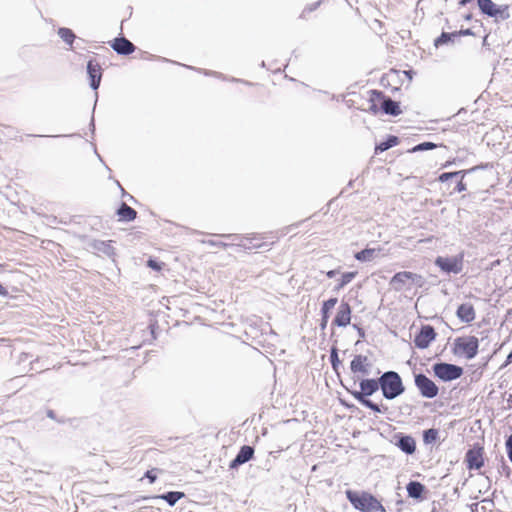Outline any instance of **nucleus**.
I'll return each mask as SVG.
<instances>
[{"instance_id": "40", "label": "nucleus", "mask_w": 512, "mask_h": 512, "mask_svg": "<svg viewBox=\"0 0 512 512\" xmlns=\"http://www.w3.org/2000/svg\"><path fill=\"white\" fill-rule=\"evenodd\" d=\"M214 77H216V78H218V79H221V80H223V81H226V80H227V76H226V75H224V74H223V73H221V72H216V75H215Z\"/></svg>"}, {"instance_id": "43", "label": "nucleus", "mask_w": 512, "mask_h": 512, "mask_svg": "<svg viewBox=\"0 0 512 512\" xmlns=\"http://www.w3.org/2000/svg\"><path fill=\"white\" fill-rule=\"evenodd\" d=\"M463 18L465 21H471L473 18V15L471 13H468V14L464 15Z\"/></svg>"}, {"instance_id": "44", "label": "nucleus", "mask_w": 512, "mask_h": 512, "mask_svg": "<svg viewBox=\"0 0 512 512\" xmlns=\"http://www.w3.org/2000/svg\"><path fill=\"white\" fill-rule=\"evenodd\" d=\"M413 71L412 70H408V71H404V74L411 80L412 79V75H413Z\"/></svg>"}, {"instance_id": "30", "label": "nucleus", "mask_w": 512, "mask_h": 512, "mask_svg": "<svg viewBox=\"0 0 512 512\" xmlns=\"http://www.w3.org/2000/svg\"><path fill=\"white\" fill-rule=\"evenodd\" d=\"M160 59H161L162 61H164V62H171V63L177 64V62H175V61H171V60H169V59H167V58H162V57H160ZM178 65H182V66H183V67H185V68H188V69H191V70H195V71H197L198 73H201V74H203V75H205V76H210L209 70H207V69H203V68H196V67H193V66H189V65H185V64H180V63H178Z\"/></svg>"}, {"instance_id": "31", "label": "nucleus", "mask_w": 512, "mask_h": 512, "mask_svg": "<svg viewBox=\"0 0 512 512\" xmlns=\"http://www.w3.org/2000/svg\"><path fill=\"white\" fill-rule=\"evenodd\" d=\"M438 438V431L436 429H428L424 432V441L426 443H431L436 441Z\"/></svg>"}, {"instance_id": "22", "label": "nucleus", "mask_w": 512, "mask_h": 512, "mask_svg": "<svg viewBox=\"0 0 512 512\" xmlns=\"http://www.w3.org/2000/svg\"><path fill=\"white\" fill-rule=\"evenodd\" d=\"M380 248H365L354 254L356 260L360 262H369L375 258L376 252H379Z\"/></svg>"}, {"instance_id": "3", "label": "nucleus", "mask_w": 512, "mask_h": 512, "mask_svg": "<svg viewBox=\"0 0 512 512\" xmlns=\"http://www.w3.org/2000/svg\"><path fill=\"white\" fill-rule=\"evenodd\" d=\"M345 494L356 510L361 512H386V509L381 502L368 492L347 490Z\"/></svg>"}, {"instance_id": "41", "label": "nucleus", "mask_w": 512, "mask_h": 512, "mask_svg": "<svg viewBox=\"0 0 512 512\" xmlns=\"http://www.w3.org/2000/svg\"><path fill=\"white\" fill-rule=\"evenodd\" d=\"M462 111L460 110L455 116H453L452 118H448V121H453L452 123V126H454L456 124V118L459 117L461 115Z\"/></svg>"}, {"instance_id": "10", "label": "nucleus", "mask_w": 512, "mask_h": 512, "mask_svg": "<svg viewBox=\"0 0 512 512\" xmlns=\"http://www.w3.org/2000/svg\"><path fill=\"white\" fill-rule=\"evenodd\" d=\"M415 385L422 396L427 398H434L439 392L437 385L424 374H418L415 376Z\"/></svg>"}, {"instance_id": "4", "label": "nucleus", "mask_w": 512, "mask_h": 512, "mask_svg": "<svg viewBox=\"0 0 512 512\" xmlns=\"http://www.w3.org/2000/svg\"><path fill=\"white\" fill-rule=\"evenodd\" d=\"M477 6L481 15L492 19L495 24L511 17L509 4H497L493 0H477Z\"/></svg>"}, {"instance_id": "36", "label": "nucleus", "mask_w": 512, "mask_h": 512, "mask_svg": "<svg viewBox=\"0 0 512 512\" xmlns=\"http://www.w3.org/2000/svg\"><path fill=\"white\" fill-rule=\"evenodd\" d=\"M226 81H230V82H234V83H242V84H245L247 86H253L254 85V83H252V82H249L247 80L240 79V78H235V77H230V78L227 77Z\"/></svg>"}, {"instance_id": "18", "label": "nucleus", "mask_w": 512, "mask_h": 512, "mask_svg": "<svg viewBox=\"0 0 512 512\" xmlns=\"http://www.w3.org/2000/svg\"><path fill=\"white\" fill-rule=\"evenodd\" d=\"M456 315L462 322L470 323L475 319L476 312L472 304L463 303L458 307Z\"/></svg>"}, {"instance_id": "29", "label": "nucleus", "mask_w": 512, "mask_h": 512, "mask_svg": "<svg viewBox=\"0 0 512 512\" xmlns=\"http://www.w3.org/2000/svg\"><path fill=\"white\" fill-rule=\"evenodd\" d=\"M441 146H443V144H441V143L423 142V143H420V144L414 146L413 148L408 150V152L414 153V152H419V151H424V150H431V149H434L436 147H441Z\"/></svg>"}, {"instance_id": "16", "label": "nucleus", "mask_w": 512, "mask_h": 512, "mask_svg": "<svg viewBox=\"0 0 512 512\" xmlns=\"http://www.w3.org/2000/svg\"><path fill=\"white\" fill-rule=\"evenodd\" d=\"M435 263L446 272L459 273L462 270L461 258L438 257Z\"/></svg>"}, {"instance_id": "47", "label": "nucleus", "mask_w": 512, "mask_h": 512, "mask_svg": "<svg viewBox=\"0 0 512 512\" xmlns=\"http://www.w3.org/2000/svg\"><path fill=\"white\" fill-rule=\"evenodd\" d=\"M260 67H262V68H265V67H266L265 61H262V62L260 63Z\"/></svg>"}, {"instance_id": "2", "label": "nucleus", "mask_w": 512, "mask_h": 512, "mask_svg": "<svg viewBox=\"0 0 512 512\" xmlns=\"http://www.w3.org/2000/svg\"><path fill=\"white\" fill-rule=\"evenodd\" d=\"M379 388V379H362L360 381V391H352L351 394L359 403L372 411L376 413H385L388 410L386 406H380L367 398L375 393Z\"/></svg>"}, {"instance_id": "27", "label": "nucleus", "mask_w": 512, "mask_h": 512, "mask_svg": "<svg viewBox=\"0 0 512 512\" xmlns=\"http://www.w3.org/2000/svg\"><path fill=\"white\" fill-rule=\"evenodd\" d=\"M58 35L59 37L68 45H72L76 35L70 28L61 27L58 29Z\"/></svg>"}, {"instance_id": "33", "label": "nucleus", "mask_w": 512, "mask_h": 512, "mask_svg": "<svg viewBox=\"0 0 512 512\" xmlns=\"http://www.w3.org/2000/svg\"><path fill=\"white\" fill-rule=\"evenodd\" d=\"M460 174V172H452V173H443L439 176L440 182H445L449 180L450 178L457 177Z\"/></svg>"}, {"instance_id": "15", "label": "nucleus", "mask_w": 512, "mask_h": 512, "mask_svg": "<svg viewBox=\"0 0 512 512\" xmlns=\"http://www.w3.org/2000/svg\"><path fill=\"white\" fill-rule=\"evenodd\" d=\"M436 332L430 325H425L421 328L420 332L415 336V346L420 349L427 348L430 343L435 340Z\"/></svg>"}, {"instance_id": "45", "label": "nucleus", "mask_w": 512, "mask_h": 512, "mask_svg": "<svg viewBox=\"0 0 512 512\" xmlns=\"http://www.w3.org/2000/svg\"><path fill=\"white\" fill-rule=\"evenodd\" d=\"M89 126L90 128H95L94 119H91Z\"/></svg>"}, {"instance_id": "39", "label": "nucleus", "mask_w": 512, "mask_h": 512, "mask_svg": "<svg viewBox=\"0 0 512 512\" xmlns=\"http://www.w3.org/2000/svg\"><path fill=\"white\" fill-rule=\"evenodd\" d=\"M466 190V184L463 182V180H460L456 187H455V191L457 192H463Z\"/></svg>"}, {"instance_id": "11", "label": "nucleus", "mask_w": 512, "mask_h": 512, "mask_svg": "<svg viewBox=\"0 0 512 512\" xmlns=\"http://www.w3.org/2000/svg\"><path fill=\"white\" fill-rule=\"evenodd\" d=\"M86 71L89 78V86L92 90L96 91L101 83L103 69L95 59L91 58L87 62Z\"/></svg>"}, {"instance_id": "5", "label": "nucleus", "mask_w": 512, "mask_h": 512, "mask_svg": "<svg viewBox=\"0 0 512 512\" xmlns=\"http://www.w3.org/2000/svg\"><path fill=\"white\" fill-rule=\"evenodd\" d=\"M379 380L382 394L386 399H394L405 390L402 379L397 372H385Z\"/></svg>"}, {"instance_id": "32", "label": "nucleus", "mask_w": 512, "mask_h": 512, "mask_svg": "<svg viewBox=\"0 0 512 512\" xmlns=\"http://www.w3.org/2000/svg\"><path fill=\"white\" fill-rule=\"evenodd\" d=\"M320 4H321V1H317V2H314L312 4L307 5L303 9V11H302V13L300 15V18L304 19L306 17L307 13H311V12L315 11L320 6Z\"/></svg>"}, {"instance_id": "38", "label": "nucleus", "mask_w": 512, "mask_h": 512, "mask_svg": "<svg viewBox=\"0 0 512 512\" xmlns=\"http://www.w3.org/2000/svg\"><path fill=\"white\" fill-rule=\"evenodd\" d=\"M147 265H148L150 268H152V269H154V270H156V271H160V270H161V268H162V267H161V265H160L158 262H156L155 260H152V259H149V260H148Z\"/></svg>"}, {"instance_id": "34", "label": "nucleus", "mask_w": 512, "mask_h": 512, "mask_svg": "<svg viewBox=\"0 0 512 512\" xmlns=\"http://www.w3.org/2000/svg\"><path fill=\"white\" fill-rule=\"evenodd\" d=\"M155 471H158V469L148 470L145 473V478H147L151 484L154 483L157 479V475L155 474Z\"/></svg>"}, {"instance_id": "9", "label": "nucleus", "mask_w": 512, "mask_h": 512, "mask_svg": "<svg viewBox=\"0 0 512 512\" xmlns=\"http://www.w3.org/2000/svg\"><path fill=\"white\" fill-rule=\"evenodd\" d=\"M485 451L481 444H475L466 454L464 462L468 470H480L485 464Z\"/></svg>"}, {"instance_id": "23", "label": "nucleus", "mask_w": 512, "mask_h": 512, "mask_svg": "<svg viewBox=\"0 0 512 512\" xmlns=\"http://www.w3.org/2000/svg\"><path fill=\"white\" fill-rule=\"evenodd\" d=\"M457 39L456 32H445L443 31L435 40H434V46L436 48L447 45L449 43H454Z\"/></svg>"}, {"instance_id": "17", "label": "nucleus", "mask_w": 512, "mask_h": 512, "mask_svg": "<svg viewBox=\"0 0 512 512\" xmlns=\"http://www.w3.org/2000/svg\"><path fill=\"white\" fill-rule=\"evenodd\" d=\"M254 456V449L249 445H244L240 448L236 457L230 462L229 468L235 469L238 466L248 462Z\"/></svg>"}, {"instance_id": "24", "label": "nucleus", "mask_w": 512, "mask_h": 512, "mask_svg": "<svg viewBox=\"0 0 512 512\" xmlns=\"http://www.w3.org/2000/svg\"><path fill=\"white\" fill-rule=\"evenodd\" d=\"M408 495L412 498H420L425 490V486L417 481H411L407 484Z\"/></svg>"}, {"instance_id": "35", "label": "nucleus", "mask_w": 512, "mask_h": 512, "mask_svg": "<svg viewBox=\"0 0 512 512\" xmlns=\"http://www.w3.org/2000/svg\"><path fill=\"white\" fill-rule=\"evenodd\" d=\"M455 32L457 34V38H459L461 36H474L475 35L471 28L461 29V30L455 31Z\"/></svg>"}, {"instance_id": "28", "label": "nucleus", "mask_w": 512, "mask_h": 512, "mask_svg": "<svg viewBox=\"0 0 512 512\" xmlns=\"http://www.w3.org/2000/svg\"><path fill=\"white\" fill-rule=\"evenodd\" d=\"M184 497L183 492L172 491L159 496V498L168 502L169 505L173 506L178 500Z\"/></svg>"}, {"instance_id": "12", "label": "nucleus", "mask_w": 512, "mask_h": 512, "mask_svg": "<svg viewBox=\"0 0 512 512\" xmlns=\"http://www.w3.org/2000/svg\"><path fill=\"white\" fill-rule=\"evenodd\" d=\"M352 318V308L348 302L342 301L337 308L336 315L332 325L337 327H346L350 324Z\"/></svg>"}, {"instance_id": "14", "label": "nucleus", "mask_w": 512, "mask_h": 512, "mask_svg": "<svg viewBox=\"0 0 512 512\" xmlns=\"http://www.w3.org/2000/svg\"><path fill=\"white\" fill-rule=\"evenodd\" d=\"M111 48L121 56L131 55L135 50L136 46L124 36H118L110 42Z\"/></svg>"}, {"instance_id": "37", "label": "nucleus", "mask_w": 512, "mask_h": 512, "mask_svg": "<svg viewBox=\"0 0 512 512\" xmlns=\"http://www.w3.org/2000/svg\"><path fill=\"white\" fill-rule=\"evenodd\" d=\"M506 449L509 460L512 462V434L508 437L506 441Z\"/></svg>"}, {"instance_id": "20", "label": "nucleus", "mask_w": 512, "mask_h": 512, "mask_svg": "<svg viewBox=\"0 0 512 512\" xmlns=\"http://www.w3.org/2000/svg\"><path fill=\"white\" fill-rule=\"evenodd\" d=\"M117 216L119 221L130 222L136 219L137 211L123 202L117 210Z\"/></svg>"}, {"instance_id": "26", "label": "nucleus", "mask_w": 512, "mask_h": 512, "mask_svg": "<svg viewBox=\"0 0 512 512\" xmlns=\"http://www.w3.org/2000/svg\"><path fill=\"white\" fill-rule=\"evenodd\" d=\"M398 143H399L398 137L389 136L386 141H382L376 145L375 152L378 153V152L386 151L387 149H389L393 146H396Z\"/></svg>"}, {"instance_id": "6", "label": "nucleus", "mask_w": 512, "mask_h": 512, "mask_svg": "<svg viewBox=\"0 0 512 512\" xmlns=\"http://www.w3.org/2000/svg\"><path fill=\"white\" fill-rule=\"evenodd\" d=\"M479 340L475 336H461L454 340L453 353L463 356L466 359H472L478 354Z\"/></svg>"}, {"instance_id": "46", "label": "nucleus", "mask_w": 512, "mask_h": 512, "mask_svg": "<svg viewBox=\"0 0 512 512\" xmlns=\"http://www.w3.org/2000/svg\"><path fill=\"white\" fill-rule=\"evenodd\" d=\"M217 71L209 70L210 76L214 77Z\"/></svg>"}, {"instance_id": "42", "label": "nucleus", "mask_w": 512, "mask_h": 512, "mask_svg": "<svg viewBox=\"0 0 512 512\" xmlns=\"http://www.w3.org/2000/svg\"><path fill=\"white\" fill-rule=\"evenodd\" d=\"M336 273H337L336 270H329L326 272V276L328 278H333L336 275Z\"/></svg>"}, {"instance_id": "21", "label": "nucleus", "mask_w": 512, "mask_h": 512, "mask_svg": "<svg viewBox=\"0 0 512 512\" xmlns=\"http://www.w3.org/2000/svg\"><path fill=\"white\" fill-rule=\"evenodd\" d=\"M397 446L407 454H413L416 450V442L414 438L408 435L400 436Z\"/></svg>"}, {"instance_id": "1", "label": "nucleus", "mask_w": 512, "mask_h": 512, "mask_svg": "<svg viewBox=\"0 0 512 512\" xmlns=\"http://www.w3.org/2000/svg\"><path fill=\"white\" fill-rule=\"evenodd\" d=\"M369 108L373 114L379 112L386 115L398 116L401 114L400 102L393 100L391 97L386 96L382 91L371 90L369 98Z\"/></svg>"}, {"instance_id": "8", "label": "nucleus", "mask_w": 512, "mask_h": 512, "mask_svg": "<svg viewBox=\"0 0 512 512\" xmlns=\"http://www.w3.org/2000/svg\"><path fill=\"white\" fill-rule=\"evenodd\" d=\"M433 372L443 381H452L462 376L463 369L460 366L442 362L433 365Z\"/></svg>"}, {"instance_id": "25", "label": "nucleus", "mask_w": 512, "mask_h": 512, "mask_svg": "<svg viewBox=\"0 0 512 512\" xmlns=\"http://www.w3.org/2000/svg\"><path fill=\"white\" fill-rule=\"evenodd\" d=\"M357 274H358L357 271H350V272L342 273L334 290L340 291L341 289H343L346 285H348L349 283H351L354 280V278L357 276Z\"/></svg>"}, {"instance_id": "13", "label": "nucleus", "mask_w": 512, "mask_h": 512, "mask_svg": "<svg viewBox=\"0 0 512 512\" xmlns=\"http://www.w3.org/2000/svg\"><path fill=\"white\" fill-rule=\"evenodd\" d=\"M370 368L371 362L365 355H356L350 363L351 372L357 377H364L368 375Z\"/></svg>"}, {"instance_id": "19", "label": "nucleus", "mask_w": 512, "mask_h": 512, "mask_svg": "<svg viewBox=\"0 0 512 512\" xmlns=\"http://www.w3.org/2000/svg\"><path fill=\"white\" fill-rule=\"evenodd\" d=\"M338 299L336 297L329 298L324 301L321 307V327L325 328L328 324V320L330 317V311L337 304Z\"/></svg>"}, {"instance_id": "7", "label": "nucleus", "mask_w": 512, "mask_h": 512, "mask_svg": "<svg viewBox=\"0 0 512 512\" xmlns=\"http://www.w3.org/2000/svg\"><path fill=\"white\" fill-rule=\"evenodd\" d=\"M390 284L395 291L410 289L413 285L421 287L423 284V277L410 271H401L397 272L391 278Z\"/></svg>"}]
</instances>
